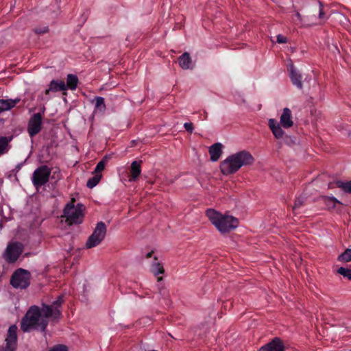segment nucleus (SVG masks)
Segmentation results:
<instances>
[{
  "label": "nucleus",
  "instance_id": "f257e3e1",
  "mask_svg": "<svg viewBox=\"0 0 351 351\" xmlns=\"http://www.w3.org/2000/svg\"><path fill=\"white\" fill-rule=\"evenodd\" d=\"M61 315L60 311L51 309L49 305L43 304L41 308L34 305L30 306L22 319L21 328L25 332L32 329H40L44 331L48 325L49 317L58 319Z\"/></svg>",
  "mask_w": 351,
  "mask_h": 351
},
{
  "label": "nucleus",
  "instance_id": "f03ea898",
  "mask_svg": "<svg viewBox=\"0 0 351 351\" xmlns=\"http://www.w3.org/2000/svg\"><path fill=\"white\" fill-rule=\"evenodd\" d=\"M254 161L252 155L243 150L229 156L220 164V169L223 175L228 176L236 173L243 166L252 165Z\"/></svg>",
  "mask_w": 351,
  "mask_h": 351
},
{
  "label": "nucleus",
  "instance_id": "7ed1b4c3",
  "mask_svg": "<svg viewBox=\"0 0 351 351\" xmlns=\"http://www.w3.org/2000/svg\"><path fill=\"white\" fill-rule=\"evenodd\" d=\"M206 214L212 223L222 234L228 232L238 226V219L232 216L223 215L211 208L208 209Z\"/></svg>",
  "mask_w": 351,
  "mask_h": 351
},
{
  "label": "nucleus",
  "instance_id": "20e7f679",
  "mask_svg": "<svg viewBox=\"0 0 351 351\" xmlns=\"http://www.w3.org/2000/svg\"><path fill=\"white\" fill-rule=\"evenodd\" d=\"M312 7L308 10V14L302 16L298 10H294L295 16L299 22L304 25L317 24V20L325 21L326 17L323 11V5L318 0H312Z\"/></svg>",
  "mask_w": 351,
  "mask_h": 351
},
{
  "label": "nucleus",
  "instance_id": "39448f33",
  "mask_svg": "<svg viewBox=\"0 0 351 351\" xmlns=\"http://www.w3.org/2000/svg\"><path fill=\"white\" fill-rule=\"evenodd\" d=\"M75 199L73 198L66 204L63 210V217L69 225L82 223L83 219V206L80 204L74 205Z\"/></svg>",
  "mask_w": 351,
  "mask_h": 351
},
{
  "label": "nucleus",
  "instance_id": "423d86ee",
  "mask_svg": "<svg viewBox=\"0 0 351 351\" xmlns=\"http://www.w3.org/2000/svg\"><path fill=\"white\" fill-rule=\"evenodd\" d=\"M106 232L107 228L106 224L102 221L97 223L93 232L88 237L86 243V247L90 249L99 245L104 239Z\"/></svg>",
  "mask_w": 351,
  "mask_h": 351
},
{
  "label": "nucleus",
  "instance_id": "0eeeda50",
  "mask_svg": "<svg viewBox=\"0 0 351 351\" xmlns=\"http://www.w3.org/2000/svg\"><path fill=\"white\" fill-rule=\"evenodd\" d=\"M30 273L24 269H16L12 275L10 283L16 289H26L30 284Z\"/></svg>",
  "mask_w": 351,
  "mask_h": 351
},
{
  "label": "nucleus",
  "instance_id": "6e6552de",
  "mask_svg": "<svg viewBox=\"0 0 351 351\" xmlns=\"http://www.w3.org/2000/svg\"><path fill=\"white\" fill-rule=\"evenodd\" d=\"M51 173V169L47 165H41L35 169L32 174V182L36 189L49 182Z\"/></svg>",
  "mask_w": 351,
  "mask_h": 351
},
{
  "label": "nucleus",
  "instance_id": "1a4fd4ad",
  "mask_svg": "<svg viewBox=\"0 0 351 351\" xmlns=\"http://www.w3.org/2000/svg\"><path fill=\"white\" fill-rule=\"evenodd\" d=\"M24 246L20 242H13L8 245L4 253L3 258L9 263H13L17 261L23 252Z\"/></svg>",
  "mask_w": 351,
  "mask_h": 351
},
{
  "label": "nucleus",
  "instance_id": "9d476101",
  "mask_svg": "<svg viewBox=\"0 0 351 351\" xmlns=\"http://www.w3.org/2000/svg\"><path fill=\"white\" fill-rule=\"evenodd\" d=\"M42 115L40 113H36L29 120L27 132L31 137L38 134L42 129Z\"/></svg>",
  "mask_w": 351,
  "mask_h": 351
},
{
  "label": "nucleus",
  "instance_id": "9b49d317",
  "mask_svg": "<svg viewBox=\"0 0 351 351\" xmlns=\"http://www.w3.org/2000/svg\"><path fill=\"white\" fill-rule=\"evenodd\" d=\"M62 90H66V84L62 80H53L50 82L49 88L45 91V96H39L41 100L48 101L50 99L49 96L50 92H58Z\"/></svg>",
  "mask_w": 351,
  "mask_h": 351
},
{
  "label": "nucleus",
  "instance_id": "f8f14e48",
  "mask_svg": "<svg viewBox=\"0 0 351 351\" xmlns=\"http://www.w3.org/2000/svg\"><path fill=\"white\" fill-rule=\"evenodd\" d=\"M268 125L276 139L282 138L285 134L282 126L274 119H269Z\"/></svg>",
  "mask_w": 351,
  "mask_h": 351
},
{
  "label": "nucleus",
  "instance_id": "ddd939ff",
  "mask_svg": "<svg viewBox=\"0 0 351 351\" xmlns=\"http://www.w3.org/2000/svg\"><path fill=\"white\" fill-rule=\"evenodd\" d=\"M283 128H290L293 125V121L292 119V112L288 108H285L282 110V113L280 117L279 123Z\"/></svg>",
  "mask_w": 351,
  "mask_h": 351
},
{
  "label": "nucleus",
  "instance_id": "4468645a",
  "mask_svg": "<svg viewBox=\"0 0 351 351\" xmlns=\"http://www.w3.org/2000/svg\"><path fill=\"white\" fill-rule=\"evenodd\" d=\"M284 349L281 340L276 337L271 342L262 346L258 351H284Z\"/></svg>",
  "mask_w": 351,
  "mask_h": 351
},
{
  "label": "nucleus",
  "instance_id": "2eb2a0df",
  "mask_svg": "<svg viewBox=\"0 0 351 351\" xmlns=\"http://www.w3.org/2000/svg\"><path fill=\"white\" fill-rule=\"evenodd\" d=\"M223 145L221 143H216L209 147L210 160L213 162L217 161L222 154Z\"/></svg>",
  "mask_w": 351,
  "mask_h": 351
},
{
  "label": "nucleus",
  "instance_id": "dca6fc26",
  "mask_svg": "<svg viewBox=\"0 0 351 351\" xmlns=\"http://www.w3.org/2000/svg\"><path fill=\"white\" fill-rule=\"evenodd\" d=\"M289 70L290 71V77L292 83L298 88L301 89L302 88L301 75L297 71L293 64H292L289 65Z\"/></svg>",
  "mask_w": 351,
  "mask_h": 351
},
{
  "label": "nucleus",
  "instance_id": "f3484780",
  "mask_svg": "<svg viewBox=\"0 0 351 351\" xmlns=\"http://www.w3.org/2000/svg\"><path fill=\"white\" fill-rule=\"evenodd\" d=\"M141 173V162L133 161L130 166V182H134L137 180Z\"/></svg>",
  "mask_w": 351,
  "mask_h": 351
},
{
  "label": "nucleus",
  "instance_id": "a211bd4d",
  "mask_svg": "<svg viewBox=\"0 0 351 351\" xmlns=\"http://www.w3.org/2000/svg\"><path fill=\"white\" fill-rule=\"evenodd\" d=\"M19 101L20 99L19 98L15 99H0V113L12 109Z\"/></svg>",
  "mask_w": 351,
  "mask_h": 351
},
{
  "label": "nucleus",
  "instance_id": "6ab92c4d",
  "mask_svg": "<svg viewBox=\"0 0 351 351\" xmlns=\"http://www.w3.org/2000/svg\"><path fill=\"white\" fill-rule=\"evenodd\" d=\"M335 186L341 188L345 193H351V180L347 182L337 180L328 184L329 189H333Z\"/></svg>",
  "mask_w": 351,
  "mask_h": 351
},
{
  "label": "nucleus",
  "instance_id": "aec40b11",
  "mask_svg": "<svg viewBox=\"0 0 351 351\" xmlns=\"http://www.w3.org/2000/svg\"><path fill=\"white\" fill-rule=\"evenodd\" d=\"M179 64L183 69H189L191 68V58L188 52H184L178 59Z\"/></svg>",
  "mask_w": 351,
  "mask_h": 351
},
{
  "label": "nucleus",
  "instance_id": "412c9836",
  "mask_svg": "<svg viewBox=\"0 0 351 351\" xmlns=\"http://www.w3.org/2000/svg\"><path fill=\"white\" fill-rule=\"evenodd\" d=\"M78 84V78L75 75L69 74L66 77V90H75Z\"/></svg>",
  "mask_w": 351,
  "mask_h": 351
},
{
  "label": "nucleus",
  "instance_id": "4be33fe9",
  "mask_svg": "<svg viewBox=\"0 0 351 351\" xmlns=\"http://www.w3.org/2000/svg\"><path fill=\"white\" fill-rule=\"evenodd\" d=\"M12 138L0 136V156L6 153L9 149V143Z\"/></svg>",
  "mask_w": 351,
  "mask_h": 351
},
{
  "label": "nucleus",
  "instance_id": "5701e85b",
  "mask_svg": "<svg viewBox=\"0 0 351 351\" xmlns=\"http://www.w3.org/2000/svg\"><path fill=\"white\" fill-rule=\"evenodd\" d=\"M155 261L152 263L151 266V271L155 275L158 276L159 274H162L165 272L163 265L157 261L156 257L154 258Z\"/></svg>",
  "mask_w": 351,
  "mask_h": 351
},
{
  "label": "nucleus",
  "instance_id": "b1692460",
  "mask_svg": "<svg viewBox=\"0 0 351 351\" xmlns=\"http://www.w3.org/2000/svg\"><path fill=\"white\" fill-rule=\"evenodd\" d=\"M94 100L95 101V111L104 112L106 109L104 98L102 97H95Z\"/></svg>",
  "mask_w": 351,
  "mask_h": 351
},
{
  "label": "nucleus",
  "instance_id": "393cba45",
  "mask_svg": "<svg viewBox=\"0 0 351 351\" xmlns=\"http://www.w3.org/2000/svg\"><path fill=\"white\" fill-rule=\"evenodd\" d=\"M101 173H95L93 177H92L87 181V187H88L89 189H93V187H95L99 182V181L101 179Z\"/></svg>",
  "mask_w": 351,
  "mask_h": 351
},
{
  "label": "nucleus",
  "instance_id": "a878e982",
  "mask_svg": "<svg viewBox=\"0 0 351 351\" xmlns=\"http://www.w3.org/2000/svg\"><path fill=\"white\" fill-rule=\"evenodd\" d=\"M5 339L17 341V327L16 325H12L10 326Z\"/></svg>",
  "mask_w": 351,
  "mask_h": 351
},
{
  "label": "nucleus",
  "instance_id": "bb28decb",
  "mask_svg": "<svg viewBox=\"0 0 351 351\" xmlns=\"http://www.w3.org/2000/svg\"><path fill=\"white\" fill-rule=\"evenodd\" d=\"M109 160V158L105 156L102 160H101L97 165L94 173H101V171L105 169V167Z\"/></svg>",
  "mask_w": 351,
  "mask_h": 351
},
{
  "label": "nucleus",
  "instance_id": "cd10ccee",
  "mask_svg": "<svg viewBox=\"0 0 351 351\" xmlns=\"http://www.w3.org/2000/svg\"><path fill=\"white\" fill-rule=\"evenodd\" d=\"M17 341L5 339V344L3 351H16Z\"/></svg>",
  "mask_w": 351,
  "mask_h": 351
},
{
  "label": "nucleus",
  "instance_id": "c85d7f7f",
  "mask_svg": "<svg viewBox=\"0 0 351 351\" xmlns=\"http://www.w3.org/2000/svg\"><path fill=\"white\" fill-rule=\"evenodd\" d=\"M337 273L342 275L343 277L351 280V269L341 267L337 269Z\"/></svg>",
  "mask_w": 351,
  "mask_h": 351
},
{
  "label": "nucleus",
  "instance_id": "c756f323",
  "mask_svg": "<svg viewBox=\"0 0 351 351\" xmlns=\"http://www.w3.org/2000/svg\"><path fill=\"white\" fill-rule=\"evenodd\" d=\"M62 302H63L62 297L59 296L58 298V299L52 303L51 305H49V306L51 308V309H58V310L60 311V307Z\"/></svg>",
  "mask_w": 351,
  "mask_h": 351
},
{
  "label": "nucleus",
  "instance_id": "7c9ffc66",
  "mask_svg": "<svg viewBox=\"0 0 351 351\" xmlns=\"http://www.w3.org/2000/svg\"><path fill=\"white\" fill-rule=\"evenodd\" d=\"M34 32L38 35H42L47 33L49 28L47 26L37 27L34 29Z\"/></svg>",
  "mask_w": 351,
  "mask_h": 351
},
{
  "label": "nucleus",
  "instance_id": "2f4dec72",
  "mask_svg": "<svg viewBox=\"0 0 351 351\" xmlns=\"http://www.w3.org/2000/svg\"><path fill=\"white\" fill-rule=\"evenodd\" d=\"M304 201H305V197H304L302 196H300L299 197H298L296 199L293 208L294 210H295L297 208H300L304 204Z\"/></svg>",
  "mask_w": 351,
  "mask_h": 351
},
{
  "label": "nucleus",
  "instance_id": "473e14b6",
  "mask_svg": "<svg viewBox=\"0 0 351 351\" xmlns=\"http://www.w3.org/2000/svg\"><path fill=\"white\" fill-rule=\"evenodd\" d=\"M184 128L190 133H192L194 130L193 124L191 122L185 123L184 124Z\"/></svg>",
  "mask_w": 351,
  "mask_h": 351
},
{
  "label": "nucleus",
  "instance_id": "72a5a7b5",
  "mask_svg": "<svg viewBox=\"0 0 351 351\" xmlns=\"http://www.w3.org/2000/svg\"><path fill=\"white\" fill-rule=\"evenodd\" d=\"M287 41V37L284 36L282 34H278L277 36V42L278 43H286Z\"/></svg>",
  "mask_w": 351,
  "mask_h": 351
},
{
  "label": "nucleus",
  "instance_id": "f704fd0d",
  "mask_svg": "<svg viewBox=\"0 0 351 351\" xmlns=\"http://www.w3.org/2000/svg\"><path fill=\"white\" fill-rule=\"evenodd\" d=\"M159 293L163 296V297H165V296H168V292L165 289H159Z\"/></svg>",
  "mask_w": 351,
  "mask_h": 351
},
{
  "label": "nucleus",
  "instance_id": "c9c22d12",
  "mask_svg": "<svg viewBox=\"0 0 351 351\" xmlns=\"http://www.w3.org/2000/svg\"><path fill=\"white\" fill-rule=\"evenodd\" d=\"M330 199L332 200L333 202H337V203H340L335 197H330Z\"/></svg>",
  "mask_w": 351,
  "mask_h": 351
},
{
  "label": "nucleus",
  "instance_id": "e433bc0d",
  "mask_svg": "<svg viewBox=\"0 0 351 351\" xmlns=\"http://www.w3.org/2000/svg\"><path fill=\"white\" fill-rule=\"evenodd\" d=\"M152 252H148L147 254H146V258H149L152 256Z\"/></svg>",
  "mask_w": 351,
  "mask_h": 351
},
{
  "label": "nucleus",
  "instance_id": "4c0bfd02",
  "mask_svg": "<svg viewBox=\"0 0 351 351\" xmlns=\"http://www.w3.org/2000/svg\"><path fill=\"white\" fill-rule=\"evenodd\" d=\"M207 116H208V114L207 112L205 111L204 112V119H207Z\"/></svg>",
  "mask_w": 351,
  "mask_h": 351
},
{
  "label": "nucleus",
  "instance_id": "58836bf2",
  "mask_svg": "<svg viewBox=\"0 0 351 351\" xmlns=\"http://www.w3.org/2000/svg\"><path fill=\"white\" fill-rule=\"evenodd\" d=\"M162 280V277H158V282H159V281H160V280Z\"/></svg>",
  "mask_w": 351,
  "mask_h": 351
}]
</instances>
